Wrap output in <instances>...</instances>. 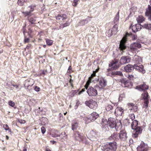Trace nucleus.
Wrapping results in <instances>:
<instances>
[{
	"label": "nucleus",
	"instance_id": "4d7b16f0",
	"mask_svg": "<svg viewBox=\"0 0 151 151\" xmlns=\"http://www.w3.org/2000/svg\"><path fill=\"white\" fill-rule=\"evenodd\" d=\"M138 134H139L135 132V133L133 135V137L136 138L137 137Z\"/></svg>",
	"mask_w": 151,
	"mask_h": 151
},
{
	"label": "nucleus",
	"instance_id": "4c0bfd02",
	"mask_svg": "<svg viewBox=\"0 0 151 151\" xmlns=\"http://www.w3.org/2000/svg\"><path fill=\"white\" fill-rule=\"evenodd\" d=\"M25 1H26L25 0H18V4L20 6H22Z\"/></svg>",
	"mask_w": 151,
	"mask_h": 151
},
{
	"label": "nucleus",
	"instance_id": "473e14b6",
	"mask_svg": "<svg viewBox=\"0 0 151 151\" xmlns=\"http://www.w3.org/2000/svg\"><path fill=\"white\" fill-rule=\"evenodd\" d=\"M113 108V106L110 104H109L106 107V109L107 111H109L112 109Z\"/></svg>",
	"mask_w": 151,
	"mask_h": 151
},
{
	"label": "nucleus",
	"instance_id": "4be33fe9",
	"mask_svg": "<svg viewBox=\"0 0 151 151\" xmlns=\"http://www.w3.org/2000/svg\"><path fill=\"white\" fill-rule=\"evenodd\" d=\"M126 76L131 80H133L138 77V76L137 75L133 73L130 75H127Z\"/></svg>",
	"mask_w": 151,
	"mask_h": 151
},
{
	"label": "nucleus",
	"instance_id": "052dcab7",
	"mask_svg": "<svg viewBox=\"0 0 151 151\" xmlns=\"http://www.w3.org/2000/svg\"><path fill=\"white\" fill-rule=\"evenodd\" d=\"M13 86L14 87H15L16 88H18V86L17 85H13Z\"/></svg>",
	"mask_w": 151,
	"mask_h": 151
},
{
	"label": "nucleus",
	"instance_id": "49530a36",
	"mask_svg": "<svg viewBox=\"0 0 151 151\" xmlns=\"http://www.w3.org/2000/svg\"><path fill=\"white\" fill-rule=\"evenodd\" d=\"M41 132L43 134H44L46 132L45 129L43 127H42L41 128Z\"/></svg>",
	"mask_w": 151,
	"mask_h": 151
},
{
	"label": "nucleus",
	"instance_id": "7c9ffc66",
	"mask_svg": "<svg viewBox=\"0 0 151 151\" xmlns=\"http://www.w3.org/2000/svg\"><path fill=\"white\" fill-rule=\"evenodd\" d=\"M143 27L148 29H151V24H145L142 26Z\"/></svg>",
	"mask_w": 151,
	"mask_h": 151
},
{
	"label": "nucleus",
	"instance_id": "4468645a",
	"mask_svg": "<svg viewBox=\"0 0 151 151\" xmlns=\"http://www.w3.org/2000/svg\"><path fill=\"white\" fill-rule=\"evenodd\" d=\"M34 84L33 80L32 79L27 80L25 81L24 83V86L26 88H28V87L31 86Z\"/></svg>",
	"mask_w": 151,
	"mask_h": 151
},
{
	"label": "nucleus",
	"instance_id": "b1692460",
	"mask_svg": "<svg viewBox=\"0 0 151 151\" xmlns=\"http://www.w3.org/2000/svg\"><path fill=\"white\" fill-rule=\"evenodd\" d=\"M137 20L138 23H142L145 20V18L142 15H139L137 18Z\"/></svg>",
	"mask_w": 151,
	"mask_h": 151
},
{
	"label": "nucleus",
	"instance_id": "6e6d98bb",
	"mask_svg": "<svg viewBox=\"0 0 151 151\" xmlns=\"http://www.w3.org/2000/svg\"><path fill=\"white\" fill-rule=\"evenodd\" d=\"M90 134L91 135H92L93 136H95L96 135V133L93 131L91 132Z\"/></svg>",
	"mask_w": 151,
	"mask_h": 151
},
{
	"label": "nucleus",
	"instance_id": "6e6552de",
	"mask_svg": "<svg viewBox=\"0 0 151 151\" xmlns=\"http://www.w3.org/2000/svg\"><path fill=\"white\" fill-rule=\"evenodd\" d=\"M85 104L91 109H96L97 105L96 102L93 100H90L88 101H87L86 102Z\"/></svg>",
	"mask_w": 151,
	"mask_h": 151
},
{
	"label": "nucleus",
	"instance_id": "c9c22d12",
	"mask_svg": "<svg viewBox=\"0 0 151 151\" xmlns=\"http://www.w3.org/2000/svg\"><path fill=\"white\" fill-rule=\"evenodd\" d=\"M118 135L116 133H114L111 136V138H112L114 140H115L118 137Z\"/></svg>",
	"mask_w": 151,
	"mask_h": 151
},
{
	"label": "nucleus",
	"instance_id": "f8f14e48",
	"mask_svg": "<svg viewBox=\"0 0 151 151\" xmlns=\"http://www.w3.org/2000/svg\"><path fill=\"white\" fill-rule=\"evenodd\" d=\"M119 137L121 140L124 141L125 140L127 137L126 132L124 130L120 131Z\"/></svg>",
	"mask_w": 151,
	"mask_h": 151
},
{
	"label": "nucleus",
	"instance_id": "79ce46f5",
	"mask_svg": "<svg viewBox=\"0 0 151 151\" xmlns=\"http://www.w3.org/2000/svg\"><path fill=\"white\" fill-rule=\"evenodd\" d=\"M78 0H73V2L72 3L73 5L74 6H76L78 4Z\"/></svg>",
	"mask_w": 151,
	"mask_h": 151
},
{
	"label": "nucleus",
	"instance_id": "e433bc0d",
	"mask_svg": "<svg viewBox=\"0 0 151 151\" xmlns=\"http://www.w3.org/2000/svg\"><path fill=\"white\" fill-rule=\"evenodd\" d=\"M106 34L108 37H111L113 34H114L110 29H109L106 32Z\"/></svg>",
	"mask_w": 151,
	"mask_h": 151
},
{
	"label": "nucleus",
	"instance_id": "a211bd4d",
	"mask_svg": "<svg viewBox=\"0 0 151 151\" xmlns=\"http://www.w3.org/2000/svg\"><path fill=\"white\" fill-rule=\"evenodd\" d=\"M145 14L147 16H149V17L151 16V0L150 1V5L146 9Z\"/></svg>",
	"mask_w": 151,
	"mask_h": 151
},
{
	"label": "nucleus",
	"instance_id": "774afa93",
	"mask_svg": "<svg viewBox=\"0 0 151 151\" xmlns=\"http://www.w3.org/2000/svg\"><path fill=\"white\" fill-rule=\"evenodd\" d=\"M46 151H51L50 149H47L46 150Z\"/></svg>",
	"mask_w": 151,
	"mask_h": 151
},
{
	"label": "nucleus",
	"instance_id": "5701e85b",
	"mask_svg": "<svg viewBox=\"0 0 151 151\" xmlns=\"http://www.w3.org/2000/svg\"><path fill=\"white\" fill-rule=\"evenodd\" d=\"M56 19L60 20V21H63L67 18L66 16L65 15L58 14L56 17Z\"/></svg>",
	"mask_w": 151,
	"mask_h": 151
},
{
	"label": "nucleus",
	"instance_id": "bb28decb",
	"mask_svg": "<svg viewBox=\"0 0 151 151\" xmlns=\"http://www.w3.org/2000/svg\"><path fill=\"white\" fill-rule=\"evenodd\" d=\"M135 133L139 134L142 133V129L139 127H137L136 128L134 129Z\"/></svg>",
	"mask_w": 151,
	"mask_h": 151
},
{
	"label": "nucleus",
	"instance_id": "aec40b11",
	"mask_svg": "<svg viewBox=\"0 0 151 151\" xmlns=\"http://www.w3.org/2000/svg\"><path fill=\"white\" fill-rule=\"evenodd\" d=\"M122 85L124 87H127L129 86V81L125 79H122L121 80Z\"/></svg>",
	"mask_w": 151,
	"mask_h": 151
},
{
	"label": "nucleus",
	"instance_id": "9d476101",
	"mask_svg": "<svg viewBox=\"0 0 151 151\" xmlns=\"http://www.w3.org/2000/svg\"><path fill=\"white\" fill-rule=\"evenodd\" d=\"M127 35L124 36L120 42L119 48L121 50H124L126 48V46L124 44L127 41Z\"/></svg>",
	"mask_w": 151,
	"mask_h": 151
},
{
	"label": "nucleus",
	"instance_id": "5fc2aeb1",
	"mask_svg": "<svg viewBox=\"0 0 151 151\" xmlns=\"http://www.w3.org/2000/svg\"><path fill=\"white\" fill-rule=\"evenodd\" d=\"M116 74L117 75H118L121 76H122L123 75L122 72L121 71H117L116 72Z\"/></svg>",
	"mask_w": 151,
	"mask_h": 151
},
{
	"label": "nucleus",
	"instance_id": "58836bf2",
	"mask_svg": "<svg viewBox=\"0 0 151 151\" xmlns=\"http://www.w3.org/2000/svg\"><path fill=\"white\" fill-rule=\"evenodd\" d=\"M130 119H131L132 121H133L135 119L134 115V114H131L129 116Z\"/></svg>",
	"mask_w": 151,
	"mask_h": 151
},
{
	"label": "nucleus",
	"instance_id": "dca6fc26",
	"mask_svg": "<svg viewBox=\"0 0 151 151\" xmlns=\"http://www.w3.org/2000/svg\"><path fill=\"white\" fill-rule=\"evenodd\" d=\"M132 29L133 32H136L140 30L141 29V25L139 24H137L133 25Z\"/></svg>",
	"mask_w": 151,
	"mask_h": 151
},
{
	"label": "nucleus",
	"instance_id": "09e8293b",
	"mask_svg": "<svg viewBox=\"0 0 151 151\" xmlns=\"http://www.w3.org/2000/svg\"><path fill=\"white\" fill-rule=\"evenodd\" d=\"M125 97V94L124 93L121 94L119 97V99L120 100H122V99Z\"/></svg>",
	"mask_w": 151,
	"mask_h": 151
},
{
	"label": "nucleus",
	"instance_id": "e2e57ef3",
	"mask_svg": "<svg viewBox=\"0 0 151 151\" xmlns=\"http://www.w3.org/2000/svg\"><path fill=\"white\" fill-rule=\"evenodd\" d=\"M50 142H52V144H54V143L56 142L55 141H52V140Z\"/></svg>",
	"mask_w": 151,
	"mask_h": 151
},
{
	"label": "nucleus",
	"instance_id": "393cba45",
	"mask_svg": "<svg viewBox=\"0 0 151 151\" xmlns=\"http://www.w3.org/2000/svg\"><path fill=\"white\" fill-rule=\"evenodd\" d=\"M134 61L137 64H139L142 62V59L141 57L138 56H135L134 58Z\"/></svg>",
	"mask_w": 151,
	"mask_h": 151
},
{
	"label": "nucleus",
	"instance_id": "20e7f679",
	"mask_svg": "<svg viewBox=\"0 0 151 151\" xmlns=\"http://www.w3.org/2000/svg\"><path fill=\"white\" fill-rule=\"evenodd\" d=\"M141 98L144 100V106L147 108L149 102V97L148 93L146 91H144L142 94Z\"/></svg>",
	"mask_w": 151,
	"mask_h": 151
},
{
	"label": "nucleus",
	"instance_id": "39448f33",
	"mask_svg": "<svg viewBox=\"0 0 151 151\" xmlns=\"http://www.w3.org/2000/svg\"><path fill=\"white\" fill-rule=\"evenodd\" d=\"M87 90V92L90 96H95L97 95L98 93L96 90L92 86H89Z\"/></svg>",
	"mask_w": 151,
	"mask_h": 151
},
{
	"label": "nucleus",
	"instance_id": "72a5a7b5",
	"mask_svg": "<svg viewBox=\"0 0 151 151\" xmlns=\"http://www.w3.org/2000/svg\"><path fill=\"white\" fill-rule=\"evenodd\" d=\"M119 19V12H118L116 14L114 19V22L115 23L117 22Z\"/></svg>",
	"mask_w": 151,
	"mask_h": 151
},
{
	"label": "nucleus",
	"instance_id": "0e129e2a",
	"mask_svg": "<svg viewBox=\"0 0 151 151\" xmlns=\"http://www.w3.org/2000/svg\"><path fill=\"white\" fill-rule=\"evenodd\" d=\"M78 137L79 138V139H81V136L80 134H78Z\"/></svg>",
	"mask_w": 151,
	"mask_h": 151
},
{
	"label": "nucleus",
	"instance_id": "f3484780",
	"mask_svg": "<svg viewBox=\"0 0 151 151\" xmlns=\"http://www.w3.org/2000/svg\"><path fill=\"white\" fill-rule=\"evenodd\" d=\"M137 88L140 91H143L148 89V86L144 83L142 85L137 86Z\"/></svg>",
	"mask_w": 151,
	"mask_h": 151
},
{
	"label": "nucleus",
	"instance_id": "864d4df0",
	"mask_svg": "<svg viewBox=\"0 0 151 151\" xmlns=\"http://www.w3.org/2000/svg\"><path fill=\"white\" fill-rule=\"evenodd\" d=\"M96 72L95 71H93V73L91 74V76L90 78H91V79H92V77L95 76L96 75Z\"/></svg>",
	"mask_w": 151,
	"mask_h": 151
},
{
	"label": "nucleus",
	"instance_id": "9b49d317",
	"mask_svg": "<svg viewBox=\"0 0 151 151\" xmlns=\"http://www.w3.org/2000/svg\"><path fill=\"white\" fill-rule=\"evenodd\" d=\"M130 58L128 56H122L120 60V63L122 65H124L130 62Z\"/></svg>",
	"mask_w": 151,
	"mask_h": 151
},
{
	"label": "nucleus",
	"instance_id": "8fccbe9b",
	"mask_svg": "<svg viewBox=\"0 0 151 151\" xmlns=\"http://www.w3.org/2000/svg\"><path fill=\"white\" fill-rule=\"evenodd\" d=\"M85 24V21L83 20L82 21H81L79 23V25H83Z\"/></svg>",
	"mask_w": 151,
	"mask_h": 151
},
{
	"label": "nucleus",
	"instance_id": "13d9d810",
	"mask_svg": "<svg viewBox=\"0 0 151 151\" xmlns=\"http://www.w3.org/2000/svg\"><path fill=\"white\" fill-rule=\"evenodd\" d=\"M29 41V39L28 38H25L24 40V42L25 43L28 42Z\"/></svg>",
	"mask_w": 151,
	"mask_h": 151
},
{
	"label": "nucleus",
	"instance_id": "6ab92c4d",
	"mask_svg": "<svg viewBox=\"0 0 151 151\" xmlns=\"http://www.w3.org/2000/svg\"><path fill=\"white\" fill-rule=\"evenodd\" d=\"M123 111V109L122 108L117 107L115 110V114L117 116H121Z\"/></svg>",
	"mask_w": 151,
	"mask_h": 151
},
{
	"label": "nucleus",
	"instance_id": "ddd939ff",
	"mask_svg": "<svg viewBox=\"0 0 151 151\" xmlns=\"http://www.w3.org/2000/svg\"><path fill=\"white\" fill-rule=\"evenodd\" d=\"M124 70L125 71L127 72H130L132 71L134 69V65L130 64H128L124 67Z\"/></svg>",
	"mask_w": 151,
	"mask_h": 151
},
{
	"label": "nucleus",
	"instance_id": "1a4fd4ad",
	"mask_svg": "<svg viewBox=\"0 0 151 151\" xmlns=\"http://www.w3.org/2000/svg\"><path fill=\"white\" fill-rule=\"evenodd\" d=\"M134 69L138 70L139 72L142 73H144L145 72V70L144 69L143 66L139 64H136L134 65Z\"/></svg>",
	"mask_w": 151,
	"mask_h": 151
},
{
	"label": "nucleus",
	"instance_id": "603ef678",
	"mask_svg": "<svg viewBox=\"0 0 151 151\" xmlns=\"http://www.w3.org/2000/svg\"><path fill=\"white\" fill-rule=\"evenodd\" d=\"M137 35H133L132 36V40H136L137 39Z\"/></svg>",
	"mask_w": 151,
	"mask_h": 151
},
{
	"label": "nucleus",
	"instance_id": "de8ad7c7",
	"mask_svg": "<svg viewBox=\"0 0 151 151\" xmlns=\"http://www.w3.org/2000/svg\"><path fill=\"white\" fill-rule=\"evenodd\" d=\"M18 122L21 124H24L26 122L24 120L22 119L18 120Z\"/></svg>",
	"mask_w": 151,
	"mask_h": 151
},
{
	"label": "nucleus",
	"instance_id": "7ed1b4c3",
	"mask_svg": "<svg viewBox=\"0 0 151 151\" xmlns=\"http://www.w3.org/2000/svg\"><path fill=\"white\" fill-rule=\"evenodd\" d=\"M141 45L139 42H134L131 45L130 51L136 53L138 52V49L141 48Z\"/></svg>",
	"mask_w": 151,
	"mask_h": 151
},
{
	"label": "nucleus",
	"instance_id": "f03ea898",
	"mask_svg": "<svg viewBox=\"0 0 151 151\" xmlns=\"http://www.w3.org/2000/svg\"><path fill=\"white\" fill-rule=\"evenodd\" d=\"M116 146V143L115 142H109L107 144V147L104 149V151H115Z\"/></svg>",
	"mask_w": 151,
	"mask_h": 151
},
{
	"label": "nucleus",
	"instance_id": "bf43d9fd",
	"mask_svg": "<svg viewBox=\"0 0 151 151\" xmlns=\"http://www.w3.org/2000/svg\"><path fill=\"white\" fill-rule=\"evenodd\" d=\"M85 91V88L82 89V90L80 91L79 93H78L79 95H80L83 92H84Z\"/></svg>",
	"mask_w": 151,
	"mask_h": 151
},
{
	"label": "nucleus",
	"instance_id": "ea45409f",
	"mask_svg": "<svg viewBox=\"0 0 151 151\" xmlns=\"http://www.w3.org/2000/svg\"><path fill=\"white\" fill-rule=\"evenodd\" d=\"M29 21L32 24H34L35 20L32 18H30L29 19Z\"/></svg>",
	"mask_w": 151,
	"mask_h": 151
},
{
	"label": "nucleus",
	"instance_id": "680f3d73",
	"mask_svg": "<svg viewBox=\"0 0 151 151\" xmlns=\"http://www.w3.org/2000/svg\"><path fill=\"white\" fill-rule=\"evenodd\" d=\"M42 74H43L44 75H45V74L46 71H45L44 70H43V71H42Z\"/></svg>",
	"mask_w": 151,
	"mask_h": 151
},
{
	"label": "nucleus",
	"instance_id": "338daca9",
	"mask_svg": "<svg viewBox=\"0 0 151 151\" xmlns=\"http://www.w3.org/2000/svg\"><path fill=\"white\" fill-rule=\"evenodd\" d=\"M148 19H150V21H151V16L149 17Z\"/></svg>",
	"mask_w": 151,
	"mask_h": 151
},
{
	"label": "nucleus",
	"instance_id": "cd10ccee",
	"mask_svg": "<svg viewBox=\"0 0 151 151\" xmlns=\"http://www.w3.org/2000/svg\"><path fill=\"white\" fill-rule=\"evenodd\" d=\"M35 7V6H30L28 7L29 8L31 9V10L29 11L25 12H23V13L26 15H28L31 12H32Z\"/></svg>",
	"mask_w": 151,
	"mask_h": 151
},
{
	"label": "nucleus",
	"instance_id": "f257e3e1",
	"mask_svg": "<svg viewBox=\"0 0 151 151\" xmlns=\"http://www.w3.org/2000/svg\"><path fill=\"white\" fill-rule=\"evenodd\" d=\"M107 125L111 128L115 127L116 131L120 129L122 127L120 121L118 120H116L115 119L112 118H110L108 119Z\"/></svg>",
	"mask_w": 151,
	"mask_h": 151
},
{
	"label": "nucleus",
	"instance_id": "a878e982",
	"mask_svg": "<svg viewBox=\"0 0 151 151\" xmlns=\"http://www.w3.org/2000/svg\"><path fill=\"white\" fill-rule=\"evenodd\" d=\"M138 124V122L136 120L133 121L131 124V127L132 129H134L136 127Z\"/></svg>",
	"mask_w": 151,
	"mask_h": 151
},
{
	"label": "nucleus",
	"instance_id": "412c9836",
	"mask_svg": "<svg viewBox=\"0 0 151 151\" xmlns=\"http://www.w3.org/2000/svg\"><path fill=\"white\" fill-rule=\"evenodd\" d=\"M100 85L101 87H104L106 85V81L104 79L102 78H100L99 80Z\"/></svg>",
	"mask_w": 151,
	"mask_h": 151
},
{
	"label": "nucleus",
	"instance_id": "c756f323",
	"mask_svg": "<svg viewBox=\"0 0 151 151\" xmlns=\"http://www.w3.org/2000/svg\"><path fill=\"white\" fill-rule=\"evenodd\" d=\"M78 127V125L77 123H73L72 124V129L74 131L76 130Z\"/></svg>",
	"mask_w": 151,
	"mask_h": 151
},
{
	"label": "nucleus",
	"instance_id": "69168bd1",
	"mask_svg": "<svg viewBox=\"0 0 151 151\" xmlns=\"http://www.w3.org/2000/svg\"><path fill=\"white\" fill-rule=\"evenodd\" d=\"M27 149L26 148H24L23 151H27Z\"/></svg>",
	"mask_w": 151,
	"mask_h": 151
},
{
	"label": "nucleus",
	"instance_id": "0eeeda50",
	"mask_svg": "<svg viewBox=\"0 0 151 151\" xmlns=\"http://www.w3.org/2000/svg\"><path fill=\"white\" fill-rule=\"evenodd\" d=\"M99 116L98 114L95 112H93L91 114L89 118H87V120L86 121V123H89L92 121H94Z\"/></svg>",
	"mask_w": 151,
	"mask_h": 151
},
{
	"label": "nucleus",
	"instance_id": "a19ab883",
	"mask_svg": "<svg viewBox=\"0 0 151 151\" xmlns=\"http://www.w3.org/2000/svg\"><path fill=\"white\" fill-rule=\"evenodd\" d=\"M9 104L10 106L13 107L15 105V103L13 101H10L9 102Z\"/></svg>",
	"mask_w": 151,
	"mask_h": 151
},
{
	"label": "nucleus",
	"instance_id": "a18cd8bd",
	"mask_svg": "<svg viewBox=\"0 0 151 151\" xmlns=\"http://www.w3.org/2000/svg\"><path fill=\"white\" fill-rule=\"evenodd\" d=\"M4 128L6 130H7L9 129V128L8 126L6 124H4Z\"/></svg>",
	"mask_w": 151,
	"mask_h": 151
},
{
	"label": "nucleus",
	"instance_id": "2eb2a0df",
	"mask_svg": "<svg viewBox=\"0 0 151 151\" xmlns=\"http://www.w3.org/2000/svg\"><path fill=\"white\" fill-rule=\"evenodd\" d=\"M128 106H129V110L133 112H136L137 110V106L136 105H134L132 103H129L128 104Z\"/></svg>",
	"mask_w": 151,
	"mask_h": 151
},
{
	"label": "nucleus",
	"instance_id": "2f4dec72",
	"mask_svg": "<svg viewBox=\"0 0 151 151\" xmlns=\"http://www.w3.org/2000/svg\"><path fill=\"white\" fill-rule=\"evenodd\" d=\"M91 80L92 79H91V78H89V80L87 81L86 83V85L84 86L85 88H86V89H87L88 88V86L89 85L90 83H91Z\"/></svg>",
	"mask_w": 151,
	"mask_h": 151
},
{
	"label": "nucleus",
	"instance_id": "c03bdc74",
	"mask_svg": "<svg viewBox=\"0 0 151 151\" xmlns=\"http://www.w3.org/2000/svg\"><path fill=\"white\" fill-rule=\"evenodd\" d=\"M69 24L68 23H65V24H64L63 25H61L60 26V28H63L64 27H66V26H68L69 25Z\"/></svg>",
	"mask_w": 151,
	"mask_h": 151
},
{
	"label": "nucleus",
	"instance_id": "3c124183",
	"mask_svg": "<svg viewBox=\"0 0 151 151\" xmlns=\"http://www.w3.org/2000/svg\"><path fill=\"white\" fill-rule=\"evenodd\" d=\"M35 90L36 91H40V88L37 86H36L35 88Z\"/></svg>",
	"mask_w": 151,
	"mask_h": 151
},
{
	"label": "nucleus",
	"instance_id": "423d86ee",
	"mask_svg": "<svg viewBox=\"0 0 151 151\" xmlns=\"http://www.w3.org/2000/svg\"><path fill=\"white\" fill-rule=\"evenodd\" d=\"M137 151H148L147 145L143 142H142L137 147Z\"/></svg>",
	"mask_w": 151,
	"mask_h": 151
},
{
	"label": "nucleus",
	"instance_id": "f704fd0d",
	"mask_svg": "<svg viewBox=\"0 0 151 151\" xmlns=\"http://www.w3.org/2000/svg\"><path fill=\"white\" fill-rule=\"evenodd\" d=\"M46 41L47 44L48 45H51L53 43V41L49 39H46Z\"/></svg>",
	"mask_w": 151,
	"mask_h": 151
},
{
	"label": "nucleus",
	"instance_id": "c85d7f7f",
	"mask_svg": "<svg viewBox=\"0 0 151 151\" xmlns=\"http://www.w3.org/2000/svg\"><path fill=\"white\" fill-rule=\"evenodd\" d=\"M118 29V26L116 25H114L110 29L112 31L113 34H115L116 32Z\"/></svg>",
	"mask_w": 151,
	"mask_h": 151
},
{
	"label": "nucleus",
	"instance_id": "37998d69",
	"mask_svg": "<svg viewBox=\"0 0 151 151\" xmlns=\"http://www.w3.org/2000/svg\"><path fill=\"white\" fill-rule=\"evenodd\" d=\"M116 63V62L112 61L111 63V66H112L113 67H114L115 68H118V67L116 66V67H115V64Z\"/></svg>",
	"mask_w": 151,
	"mask_h": 151
}]
</instances>
